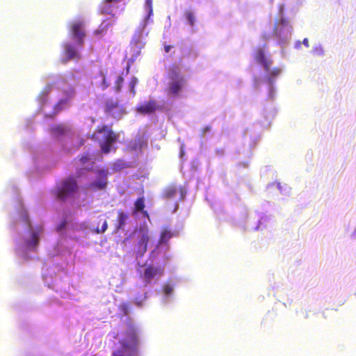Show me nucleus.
<instances>
[{
  "instance_id": "12",
  "label": "nucleus",
  "mask_w": 356,
  "mask_h": 356,
  "mask_svg": "<svg viewBox=\"0 0 356 356\" xmlns=\"http://www.w3.org/2000/svg\"><path fill=\"white\" fill-rule=\"evenodd\" d=\"M145 207L144 197H140L134 202V213L141 212L144 217L149 218V216L147 211L144 210Z\"/></svg>"
},
{
  "instance_id": "33",
  "label": "nucleus",
  "mask_w": 356,
  "mask_h": 356,
  "mask_svg": "<svg viewBox=\"0 0 356 356\" xmlns=\"http://www.w3.org/2000/svg\"><path fill=\"white\" fill-rule=\"evenodd\" d=\"M174 47L173 45L164 44H163V49L165 53H169L170 50Z\"/></svg>"
},
{
  "instance_id": "25",
  "label": "nucleus",
  "mask_w": 356,
  "mask_h": 356,
  "mask_svg": "<svg viewBox=\"0 0 356 356\" xmlns=\"http://www.w3.org/2000/svg\"><path fill=\"white\" fill-rule=\"evenodd\" d=\"M100 13L101 14H107V15H112V8L111 6H108L107 4H105L100 8Z\"/></svg>"
},
{
  "instance_id": "15",
  "label": "nucleus",
  "mask_w": 356,
  "mask_h": 356,
  "mask_svg": "<svg viewBox=\"0 0 356 356\" xmlns=\"http://www.w3.org/2000/svg\"><path fill=\"white\" fill-rule=\"evenodd\" d=\"M177 188L175 185L168 186L163 192V197L165 199H172L175 197Z\"/></svg>"
},
{
  "instance_id": "2",
  "label": "nucleus",
  "mask_w": 356,
  "mask_h": 356,
  "mask_svg": "<svg viewBox=\"0 0 356 356\" xmlns=\"http://www.w3.org/2000/svg\"><path fill=\"white\" fill-rule=\"evenodd\" d=\"M98 134H104L103 141L100 143V148L104 154H108L111 151V146L119 138V134L115 133L108 125L98 126L96 129Z\"/></svg>"
},
{
  "instance_id": "29",
  "label": "nucleus",
  "mask_w": 356,
  "mask_h": 356,
  "mask_svg": "<svg viewBox=\"0 0 356 356\" xmlns=\"http://www.w3.org/2000/svg\"><path fill=\"white\" fill-rule=\"evenodd\" d=\"M145 4L148 7V9H149L148 16L149 17L153 13L152 0H146Z\"/></svg>"
},
{
  "instance_id": "7",
  "label": "nucleus",
  "mask_w": 356,
  "mask_h": 356,
  "mask_svg": "<svg viewBox=\"0 0 356 356\" xmlns=\"http://www.w3.org/2000/svg\"><path fill=\"white\" fill-rule=\"evenodd\" d=\"M186 82L184 77H179L178 79L171 80L167 88L168 95L172 97H179Z\"/></svg>"
},
{
  "instance_id": "36",
  "label": "nucleus",
  "mask_w": 356,
  "mask_h": 356,
  "mask_svg": "<svg viewBox=\"0 0 356 356\" xmlns=\"http://www.w3.org/2000/svg\"><path fill=\"white\" fill-rule=\"evenodd\" d=\"M302 43H303V44H304V45H305V46H306V47H307L309 46V40H308V39H307V38H305V39L303 40Z\"/></svg>"
},
{
  "instance_id": "8",
  "label": "nucleus",
  "mask_w": 356,
  "mask_h": 356,
  "mask_svg": "<svg viewBox=\"0 0 356 356\" xmlns=\"http://www.w3.org/2000/svg\"><path fill=\"white\" fill-rule=\"evenodd\" d=\"M63 55L65 58L62 60L63 63H67L72 60H79L81 58L79 51L74 45L70 43H65L63 45Z\"/></svg>"
},
{
  "instance_id": "10",
  "label": "nucleus",
  "mask_w": 356,
  "mask_h": 356,
  "mask_svg": "<svg viewBox=\"0 0 356 356\" xmlns=\"http://www.w3.org/2000/svg\"><path fill=\"white\" fill-rule=\"evenodd\" d=\"M157 108L158 105L156 102L150 99L148 102L138 105L136 108V111L142 115H147L154 113Z\"/></svg>"
},
{
  "instance_id": "18",
  "label": "nucleus",
  "mask_w": 356,
  "mask_h": 356,
  "mask_svg": "<svg viewBox=\"0 0 356 356\" xmlns=\"http://www.w3.org/2000/svg\"><path fill=\"white\" fill-rule=\"evenodd\" d=\"M106 185H107V182H106V178H104L103 179L95 181L91 183L90 188H92L93 190H97V189L102 190L106 188Z\"/></svg>"
},
{
  "instance_id": "28",
  "label": "nucleus",
  "mask_w": 356,
  "mask_h": 356,
  "mask_svg": "<svg viewBox=\"0 0 356 356\" xmlns=\"http://www.w3.org/2000/svg\"><path fill=\"white\" fill-rule=\"evenodd\" d=\"M52 131L55 134H62L64 133V127L61 125H58L52 129Z\"/></svg>"
},
{
  "instance_id": "1",
  "label": "nucleus",
  "mask_w": 356,
  "mask_h": 356,
  "mask_svg": "<svg viewBox=\"0 0 356 356\" xmlns=\"http://www.w3.org/2000/svg\"><path fill=\"white\" fill-rule=\"evenodd\" d=\"M120 343L122 350L114 351L112 356H135L137 354L140 339L138 330L131 323L127 324L124 337Z\"/></svg>"
},
{
  "instance_id": "21",
  "label": "nucleus",
  "mask_w": 356,
  "mask_h": 356,
  "mask_svg": "<svg viewBox=\"0 0 356 356\" xmlns=\"http://www.w3.org/2000/svg\"><path fill=\"white\" fill-rule=\"evenodd\" d=\"M53 88L52 84H47L42 90L41 93L40 94L39 98L41 99L42 102H44L45 98L48 96L49 92H51V89Z\"/></svg>"
},
{
  "instance_id": "11",
  "label": "nucleus",
  "mask_w": 356,
  "mask_h": 356,
  "mask_svg": "<svg viewBox=\"0 0 356 356\" xmlns=\"http://www.w3.org/2000/svg\"><path fill=\"white\" fill-rule=\"evenodd\" d=\"M163 269L159 267H154L153 266H147L144 272V279L147 283L149 282L154 277L163 275Z\"/></svg>"
},
{
  "instance_id": "13",
  "label": "nucleus",
  "mask_w": 356,
  "mask_h": 356,
  "mask_svg": "<svg viewBox=\"0 0 356 356\" xmlns=\"http://www.w3.org/2000/svg\"><path fill=\"white\" fill-rule=\"evenodd\" d=\"M129 70H130V65H127V66L126 67V72L124 73V72H122L121 73V74H120L118 76L117 79L115 81V86H114L115 90L116 92H118L121 90L122 85L124 83V76L127 75L129 72Z\"/></svg>"
},
{
  "instance_id": "3",
  "label": "nucleus",
  "mask_w": 356,
  "mask_h": 356,
  "mask_svg": "<svg viewBox=\"0 0 356 356\" xmlns=\"http://www.w3.org/2000/svg\"><path fill=\"white\" fill-rule=\"evenodd\" d=\"M77 189L78 186L76 180L72 177L67 178L57 188V198L64 201L67 197L72 196L77 191Z\"/></svg>"
},
{
  "instance_id": "24",
  "label": "nucleus",
  "mask_w": 356,
  "mask_h": 356,
  "mask_svg": "<svg viewBox=\"0 0 356 356\" xmlns=\"http://www.w3.org/2000/svg\"><path fill=\"white\" fill-rule=\"evenodd\" d=\"M280 25L282 26H289V21L286 18H281L274 27L275 32H277L278 26Z\"/></svg>"
},
{
  "instance_id": "16",
  "label": "nucleus",
  "mask_w": 356,
  "mask_h": 356,
  "mask_svg": "<svg viewBox=\"0 0 356 356\" xmlns=\"http://www.w3.org/2000/svg\"><path fill=\"white\" fill-rule=\"evenodd\" d=\"M172 234L171 230L168 228H163L161 232L159 243L166 244L172 238Z\"/></svg>"
},
{
  "instance_id": "34",
  "label": "nucleus",
  "mask_w": 356,
  "mask_h": 356,
  "mask_svg": "<svg viewBox=\"0 0 356 356\" xmlns=\"http://www.w3.org/2000/svg\"><path fill=\"white\" fill-rule=\"evenodd\" d=\"M172 291V288L169 286H166L164 287V292L165 294H169Z\"/></svg>"
},
{
  "instance_id": "19",
  "label": "nucleus",
  "mask_w": 356,
  "mask_h": 356,
  "mask_svg": "<svg viewBox=\"0 0 356 356\" xmlns=\"http://www.w3.org/2000/svg\"><path fill=\"white\" fill-rule=\"evenodd\" d=\"M39 236L37 232H33L31 235V239L27 242V246L29 248H35L38 243Z\"/></svg>"
},
{
  "instance_id": "4",
  "label": "nucleus",
  "mask_w": 356,
  "mask_h": 356,
  "mask_svg": "<svg viewBox=\"0 0 356 356\" xmlns=\"http://www.w3.org/2000/svg\"><path fill=\"white\" fill-rule=\"evenodd\" d=\"M85 23L83 20H75L70 24V35L71 38L79 46L84 43L86 37Z\"/></svg>"
},
{
  "instance_id": "17",
  "label": "nucleus",
  "mask_w": 356,
  "mask_h": 356,
  "mask_svg": "<svg viewBox=\"0 0 356 356\" xmlns=\"http://www.w3.org/2000/svg\"><path fill=\"white\" fill-rule=\"evenodd\" d=\"M179 77H184L180 74L178 66L176 65H172L168 72V78L171 80L178 79Z\"/></svg>"
},
{
  "instance_id": "31",
  "label": "nucleus",
  "mask_w": 356,
  "mask_h": 356,
  "mask_svg": "<svg viewBox=\"0 0 356 356\" xmlns=\"http://www.w3.org/2000/svg\"><path fill=\"white\" fill-rule=\"evenodd\" d=\"M64 104V101H60L58 104H56L54 106V110L56 113H58L60 111L62 110L61 105Z\"/></svg>"
},
{
  "instance_id": "27",
  "label": "nucleus",
  "mask_w": 356,
  "mask_h": 356,
  "mask_svg": "<svg viewBox=\"0 0 356 356\" xmlns=\"http://www.w3.org/2000/svg\"><path fill=\"white\" fill-rule=\"evenodd\" d=\"M271 78L277 76L281 73V70L278 67L273 68L271 71H268Z\"/></svg>"
},
{
  "instance_id": "20",
  "label": "nucleus",
  "mask_w": 356,
  "mask_h": 356,
  "mask_svg": "<svg viewBox=\"0 0 356 356\" xmlns=\"http://www.w3.org/2000/svg\"><path fill=\"white\" fill-rule=\"evenodd\" d=\"M114 17H115V15L112 14L111 17L104 19L101 23L102 29L104 31H107L108 27H110L111 26H112L113 24Z\"/></svg>"
},
{
  "instance_id": "26",
  "label": "nucleus",
  "mask_w": 356,
  "mask_h": 356,
  "mask_svg": "<svg viewBox=\"0 0 356 356\" xmlns=\"http://www.w3.org/2000/svg\"><path fill=\"white\" fill-rule=\"evenodd\" d=\"M107 227H108L107 222L106 220H104L101 227H99V226H97L96 227V232L97 233H104L107 229Z\"/></svg>"
},
{
  "instance_id": "5",
  "label": "nucleus",
  "mask_w": 356,
  "mask_h": 356,
  "mask_svg": "<svg viewBox=\"0 0 356 356\" xmlns=\"http://www.w3.org/2000/svg\"><path fill=\"white\" fill-rule=\"evenodd\" d=\"M104 112L117 120L121 119L127 113L125 108L117 99H108L105 102Z\"/></svg>"
},
{
  "instance_id": "6",
  "label": "nucleus",
  "mask_w": 356,
  "mask_h": 356,
  "mask_svg": "<svg viewBox=\"0 0 356 356\" xmlns=\"http://www.w3.org/2000/svg\"><path fill=\"white\" fill-rule=\"evenodd\" d=\"M149 235L147 229H140L138 234V243L136 244L137 253L143 256L147 250V243L149 241Z\"/></svg>"
},
{
  "instance_id": "35",
  "label": "nucleus",
  "mask_w": 356,
  "mask_h": 356,
  "mask_svg": "<svg viewBox=\"0 0 356 356\" xmlns=\"http://www.w3.org/2000/svg\"><path fill=\"white\" fill-rule=\"evenodd\" d=\"M122 309L124 310V313L125 314H127V309H128V305L127 304H124V305H122Z\"/></svg>"
},
{
  "instance_id": "23",
  "label": "nucleus",
  "mask_w": 356,
  "mask_h": 356,
  "mask_svg": "<svg viewBox=\"0 0 356 356\" xmlns=\"http://www.w3.org/2000/svg\"><path fill=\"white\" fill-rule=\"evenodd\" d=\"M185 15H186V17L187 20L188 21L190 25L193 26L195 24L194 13L191 10H188L186 12Z\"/></svg>"
},
{
  "instance_id": "30",
  "label": "nucleus",
  "mask_w": 356,
  "mask_h": 356,
  "mask_svg": "<svg viewBox=\"0 0 356 356\" xmlns=\"http://www.w3.org/2000/svg\"><path fill=\"white\" fill-rule=\"evenodd\" d=\"M106 31H104L102 29V25L100 24L99 28L94 31V34L97 35H104Z\"/></svg>"
},
{
  "instance_id": "37",
  "label": "nucleus",
  "mask_w": 356,
  "mask_h": 356,
  "mask_svg": "<svg viewBox=\"0 0 356 356\" xmlns=\"http://www.w3.org/2000/svg\"><path fill=\"white\" fill-rule=\"evenodd\" d=\"M209 127H207V128L205 129V131H209Z\"/></svg>"
},
{
  "instance_id": "32",
  "label": "nucleus",
  "mask_w": 356,
  "mask_h": 356,
  "mask_svg": "<svg viewBox=\"0 0 356 356\" xmlns=\"http://www.w3.org/2000/svg\"><path fill=\"white\" fill-rule=\"evenodd\" d=\"M89 160H90V156L88 154H86L85 155H83L80 159V161L81 163H85L86 162L88 161Z\"/></svg>"
},
{
  "instance_id": "9",
  "label": "nucleus",
  "mask_w": 356,
  "mask_h": 356,
  "mask_svg": "<svg viewBox=\"0 0 356 356\" xmlns=\"http://www.w3.org/2000/svg\"><path fill=\"white\" fill-rule=\"evenodd\" d=\"M254 58L257 63L263 65L266 71L270 70L273 60L266 56L265 51L263 49L259 48L257 49L254 54Z\"/></svg>"
},
{
  "instance_id": "22",
  "label": "nucleus",
  "mask_w": 356,
  "mask_h": 356,
  "mask_svg": "<svg viewBox=\"0 0 356 356\" xmlns=\"http://www.w3.org/2000/svg\"><path fill=\"white\" fill-rule=\"evenodd\" d=\"M138 82V81L137 78L132 77V79H131V81L129 83L130 91L133 95H135V94H136L135 87L137 85Z\"/></svg>"
},
{
  "instance_id": "14",
  "label": "nucleus",
  "mask_w": 356,
  "mask_h": 356,
  "mask_svg": "<svg viewBox=\"0 0 356 356\" xmlns=\"http://www.w3.org/2000/svg\"><path fill=\"white\" fill-rule=\"evenodd\" d=\"M128 215L125 213H124L122 210L120 211H118V217H117V222H118V225H117V229H123L124 226H125V224H126V221L128 219Z\"/></svg>"
}]
</instances>
